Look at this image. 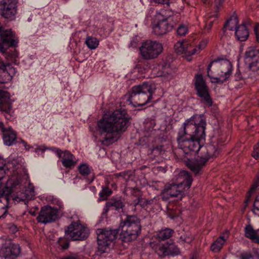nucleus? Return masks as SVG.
Returning a JSON list of instances; mask_svg holds the SVG:
<instances>
[{
	"instance_id": "f257e3e1",
	"label": "nucleus",
	"mask_w": 259,
	"mask_h": 259,
	"mask_svg": "<svg viewBox=\"0 0 259 259\" xmlns=\"http://www.w3.org/2000/svg\"><path fill=\"white\" fill-rule=\"evenodd\" d=\"M141 220L136 215H126L121 221L117 229H98L97 230L98 250L106 252L110 243L114 240L120 231V236L124 242L136 240L141 232Z\"/></svg>"
},
{
	"instance_id": "f03ea898",
	"label": "nucleus",
	"mask_w": 259,
	"mask_h": 259,
	"mask_svg": "<svg viewBox=\"0 0 259 259\" xmlns=\"http://www.w3.org/2000/svg\"><path fill=\"white\" fill-rule=\"evenodd\" d=\"M128 121V115L123 109L105 114L97 123L98 130L102 136V144L109 146L116 142L120 134L126 130Z\"/></svg>"
},
{
	"instance_id": "7ed1b4c3",
	"label": "nucleus",
	"mask_w": 259,
	"mask_h": 259,
	"mask_svg": "<svg viewBox=\"0 0 259 259\" xmlns=\"http://www.w3.org/2000/svg\"><path fill=\"white\" fill-rule=\"evenodd\" d=\"M20 180L17 177L9 179L6 186L0 190V219L3 218L8 212V208L12 203L23 202L25 204L31 199L26 191L22 190Z\"/></svg>"
},
{
	"instance_id": "20e7f679",
	"label": "nucleus",
	"mask_w": 259,
	"mask_h": 259,
	"mask_svg": "<svg viewBox=\"0 0 259 259\" xmlns=\"http://www.w3.org/2000/svg\"><path fill=\"white\" fill-rule=\"evenodd\" d=\"M155 90V84L149 82L133 86L127 101L134 107L143 106L151 101Z\"/></svg>"
},
{
	"instance_id": "39448f33",
	"label": "nucleus",
	"mask_w": 259,
	"mask_h": 259,
	"mask_svg": "<svg viewBox=\"0 0 259 259\" xmlns=\"http://www.w3.org/2000/svg\"><path fill=\"white\" fill-rule=\"evenodd\" d=\"M206 122L202 114H195L185 120L183 126L179 129L178 137H190L196 138L205 137Z\"/></svg>"
},
{
	"instance_id": "423d86ee",
	"label": "nucleus",
	"mask_w": 259,
	"mask_h": 259,
	"mask_svg": "<svg viewBox=\"0 0 259 259\" xmlns=\"http://www.w3.org/2000/svg\"><path fill=\"white\" fill-rule=\"evenodd\" d=\"M232 70V65L229 60L218 58L208 65L207 76L212 79V82L223 83L230 77Z\"/></svg>"
},
{
	"instance_id": "0eeeda50",
	"label": "nucleus",
	"mask_w": 259,
	"mask_h": 259,
	"mask_svg": "<svg viewBox=\"0 0 259 259\" xmlns=\"http://www.w3.org/2000/svg\"><path fill=\"white\" fill-rule=\"evenodd\" d=\"M142 57L146 60L157 58L162 52V45L156 41L147 40L140 48Z\"/></svg>"
},
{
	"instance_id": "6e6552de",
	"label": "nucleus",
	"mask_w": 259,
	"mask_h": 259,
	"mask_svg": "<svg viewBox=\"0 0 259 259\" xmlns=\"http://www.w3.org/2000/svg\"><path fill=\"white\" fill-rule=\"evenodd\" d=\"M205 138L190 137H177L179 146L186 154L197 153L201 149L200 141Z\"/></svg>"
},
{
	"instance_id": "1a4fd4ad",
	"label": "nucleus",
	"mask_w": 259,
	"mask_h": 259,
	"mask_svg": "<svg viewBox=\"0 0 259 259\" xmlns=\"http://www.w3.org/2000/svg\"><path fill=\"white\" fill-rule=\"evenodd\" d=\"M165 10H161L156 13L154 21L156 24L153 27V32L157 35H162L172 30L173 26L168 22V18L164 15Z\"/></svg>"
},
{
	"instance_id": "9d476101",
	"label": "nucleus",
	"mask_w": 259,
	"mask_h": 259,
	"mask_svg": "<svg viewBox=\"0 0 259 259\" xmlns=\"http://www.w3.org/2000/svg\"><path fill=\"white\" fill-rule=\"evenodd\" d=\"M65 234L72 240H83L88 237L89 230L78 222H73L65 230Z\"/></svg>"
},
{
	"instance_id": "9b49d317",
	"label": "nucleus",
	"mask_w": 259,
	"mask_h": 259,
	"mask_svg": "<svg viewBox=\"0 0 259 259\" xmlns=\"http://www.w3.org/2000/svg\"><path fill=\"white\" fill-rule=\"evenodd\" d=\"M194 84L198 96L209 107L211 106L212 101L208 92V88L201 74L196 75Z\"/></svg>"
},
{
	"instance_id": "f8f14e48",
	"label": "nucleus",
	"mask_w": 259,
	"mask_h": 259,
	"mask_svg": "<svg viewBox=\"0 0 259 259\" xmlns=\"http://www.w3.org/2000/svg\"><path fill=\"white\" fill-rule=\"evenodd\" d=\"M244 60L248 64L249 68L252 71H259V49L255 46L246 48L244 53Z\"/></svg>"
},
{
	"instance_id": "ddd939ff",
	"label": "nucleus",
	"mask_w": 259,
	"mask_h": 259,
	"mask_svg": "<svg viewBox=\"0 0 259 259\" xmlns=\"http://www.w3.org/2000/svg\"><path fill=\"white\" fill-rule=\"evenodd\" d=\"M58 218V209L49 205L42 206L36 218L38 223L44 224L55 222Z\"/></svg>"
},
{
	"instance_id": "4468645a",
	"label": "nucleus",
	"mask_w": 259,
	"mask_h": 259,
	"mask_svg": "<svg viewBox=\"0 0 259 259\" xmlns=\"http://www.w3.org/2000/svg\"><path fill=\"white\" fill-rule=\"evenodd\" d=\"M16 0H2L0 2V15L8 19H13L17 13Z\"/></svg>"
},
{
	"instance_id": "2eb2a0df",
	"label": "nucleus",
	"mask_w": 259,
	"mask_h": 259,
	"mask_svg": "<svg viewBox=\"0 0 259 259\" xmlns=\"http://www.w3.org/2000/svg\"><path fill=\"white\" fill-rule=\"evenodd\" d=\"M186 190L185 188L182 187L181 185H178L172 183L165 186L162 195L167 199L170 197H178V199L181 200L185 195V192Z\"/></svg>"
},
{
	"instance_id": "dca6fc26",
	"label": "nucleus",
	"mask_w": 259,
	"mask_h": 259,
	"mask_svg": "<svg viewBox=\"0 0 259 259\" xmlns=\"http://www.w3.org/2000/svg\"><path fill=\"white\" fill-rule=\"evenodd\" d=\"M155 250L160 257L167 255L176 256L180 253L179 248L173 242L157 245L155 247Z\"/></svg>"
},
{
	"instance_id": "f3484780",
	"label": "nucleus",
	"mask_w": 259,
	"mask_h": 259,
	"mask_svg": "<svg viewBox=\"0 0 259 259\" xmlns=\"http://www.w3.org/2000/svg\"><path fill=\"white\" fill-rule=\"evenodd\" d=\"M20 253V246L16 244L3 245L0 249V257L3 259H15Z\"/></svg>"
},
{
	"instance_id": "a211bd4d",
	"label": "nucleus",
	"mask_w": 259,
	"mask_h": 259,
	"mask_svg": "<svg viewBox=\"0 0 259 259\" xmlns=\"http://www.w3.org/2000/svg\"><path fill=\"white\" fill-rule=\"evenodd\" d=\"M15 72V68L9 63L0 65V83L8 82L12 79Z\"/></svg>"
},
{
	"instance_id": "6ab92c4d",
	"label": "nucleus",
	"mask_w": 259,
	"mask_h": 259,
	"mask_svg": "<svg viewBox=\"0 0 259 259\" xmlns=\"http://www.w3.org/2000/svg\"><path fill=\"white\" fill-rule=\"evenodd\" d=\"M209 159L202 154L195 161L189 160L187 165L188 167L195 174H199L200 171L205 165Z\"/></svg>"
},
{
	"instance_id": "aec40b11",
	"label": "nucleus",
	"mask_w": 259,
	"mask_h": 259,
	"mask_svg": "<svg viewBox=\"0 0 259 259\" xmlns=\"http://www.w3.org/2000/svg\"><path fill=\"white\" fill-rule=\"evenodd\" d=\"M55 152L59 158H62L61 162L64 167L68 168L75 165V157L68 151L62 152L61 150L56 149Z\"/></svg>"
},
{
	"instance_id": "412c9836",
	"label": "nucleus",
	"mask_w": 259,
	"mask_h": 259,
	"mask_svg": "<svg viewBox=\"0 0 259 259\" xmlns=\"http://www.w3.org/2000/svg\"><path fill=\"white\" fill-rule=\"evenodd\" d=\"M177 185H182V187L188 190L192 184L193 179L190 174L186 170L181 171L176 177Z\"/></svg>"
},
{
	"instance_id": "4be33fe9",
	"label": "nucleus",
	"mask_w": 259,
	"mask_h": 259,
	"mask_svg": "<svg viewBox=\"0 0 259 259\" xmlns=\"http://www.w3.org/2000/svg\"><path fill=\"white\" fill-rule=\"evenodd\" d=\"M175 49L177 54H184L190 56L196 53L198 50L193 48V47L187 42L179 41L175 45Z\"/></svg>"
},
{
	"instance_id": "5701e85b",
	"label": "nucleus",
	"mask_w": 259,
	"mask_h": 259,
	"mask_svg": "<svg viewBox=\"0 0 259 259\" xmlns=\"http://www.w3.org/2000/svg\"><path fill=\"white\" fill-rule=\"evenodd\" d=\"M12 101L8 92L0 90V110L7 113L12 109Z\"/></svg>"
},
{
	"instance_id": "b1692460",
	"label": "nucleus",
	"mask_w": 259,
	"mask_h": 259,
	"mask_svg": "<svg viewBox=\"0 0 259 259\" xmlns=\"http://www.w3.org/2000/svg\"><path fill=\"white\" fill-rule=\"evenodd\" d=\"M17 135L11 128L3 133L4 143L7 146H12L16 142Z\"/></svg>"
},
{
	"instance_id": "393cba45",
	"label": "nucleus",
	"mask_w": 259,
	"mask_h": 259,
	"mask_svg": "<svg viewBox=\"0 0 259 259\" xmlns=\"http://www.w3.org/2000/svg\"><path fill=\"white\" fill-rule=\"evenodd\" d=\"M235 35L238 40L245 41L249 36V31L245 23L238 25L236 27Z\"/></svg>"
},
{
	"instance_id": "a878e982",
	"label": "nucleus",
	"mask_w": 259,
	"mask_h": 259,
	"mask_svg": "<svg viewBox=\"0 0 259 259\" xmlns=\"http://www.w3.org/2000/svg\"><path fill=\"white\" fill-rule=\"evenodd\" d=\"M245 236L250 239L252 242L259 244V235L258 231L255 230L251 225H248L245 227Z\"/></svg>"
},
{
	"instance_id": "bb28decb",
	"label": "nucleus",
	"mask_w": 259,
	"mask_h": 259,
	"mask_svg": "<svg viewBox=\"0 0 259 259\" xmlns=\"http://www.w3.org/2000/svg\"><path fill=\"white\" fill-rule=\"evenodd\" d=\"M155 121L154 120L147 118L144 122L143 133L145 137H150L154 135L155 130L154 127L155 125Z\"/></svg>"
},
{
	"instance_id": "cd10ccee",
	"label": "nucleus",
	"mask_w": 259,
	"mask_h": 259,
	"mask_svg": "<svg viewBox=\"0 0 259 259\" xmlns=\"http://www.w3.org/2000/svg\"><path fill=\"white\" fill-rule=\"evenodd\" d=\"M201 148H202V154L208 159L217 156L219 153L218 148L213 144H207L204 147H201Z\"/></svg>"
},
{
	"instance_id": "c85d7f7f",
	"label": "nucleus",
	"mask_w": 259,
	"mask_h": 259,
	"mask_svg": "<svg viewBox=\"0 0 259 259\" xmlns=\"http://www.w3.org/2000/svg\"><path fill=\"white\" fill-rule=\"evenodd\" d=\"M174 233V231L172 229L166 228L157 232L155 238L158 241H164L169 239Z\"/></svg>"
},
{
	"instance_id": "c756f323",
	"label": "nucleus",
	"mask_w": 259,
	"mask_h": 259,
	"mask_svg": "<svg viewBox=\"0 0 259 259\" xmlns=\"http://www.w3.org/2000/svg\"><path fill=\"white\" fill-rule=\"evenodd\" d=\"M123 206L124 204L121 200L112 199L106 202L105 206V210L107 211L110 209H112L119 211L120 209H122Z\"/></svg>"
},
{
	"instance_id": "7c9ffc66",
	"label": "nucleus",
	"mask_w": 259,
	"mask_h": 259,
	"mask_svg": "<svg viewBox=\"0 0 259 259\" xmlns=\"http://www.w3.org/2000/svg\"><path fill=\"white\" fill-rule=\"evenodd\" d=\"M160 76H166L172 72V69L170 67V63L167 61H162L158 65Z\"/></svg>"
},
{
	"instance_id": "2f4dec72",
	"label": "nucleus",
	"mask_w": 259,
	"mask_h": 259,
	"mask_svg": "<svg viewBox=\"0 0 259 259\" xmlns=\"http://www.w3.org/2000/svg\"><path fill=\"white\" fill-rule=\"evenodd\" d=\"M227 238L228 236L226 237L225 236H220L217 238V239L211 244L210 246L211 250L214 252L220 251L221 249L222 248L223 245L226 242Z\"/></svg>"
},
{
	"instance_id": "473e14b6",
	"label": "nucleus",
	"mask_w": 259,
	"mask_h": 259,
	"mask_svg": "<svg viewBox=\"0 0 259 259\" xmlns=\"http://www.w3.org/2000/svg\"><path fill=\"white\" fill-rule=\"evenodd\" d=\"M238 19L236 17L230 18L224 24L223 30L226 31L227 29L229 30H236V27H237Z\"/></svg>"
},
{
	"instance_id": "72a5a7b5",
	"label": "nucleus",
	"mask_w": 259,
	"mask_h": 259,
	"mask_svg": "<svg viewBox=\"0 0 259 259\" xmlns=\"http://www.w3.org/2000/svg\"><path fill=\"white\" fill-rule=\"evenodd\" d=\"M79 174L83 176H87L92 173V169L86 163L80 164L78 167Z\"/></svg>"
},
{
	"instance_id": "f704fd0d",
	"label": "nucleus",
	"mask_w": 259,
	"mask_h": 259,
	"mask_svg": "<svg viewBox=\"0 0 259 259\" xmlns=\"http://www.w3.org/2000/svg\"><path fill=\"white\" fill-rule=\"evenodd\" d=\"M85 44L90 49H95L99 45V41L96 38L92 36H88L85 40Z\"/></svg>"
},
{
	"instance_id": "c9c22d12",
	"label": "nucleus",
	"mask_w": 259,
	"mask_h": 259,
	"mask_svg": "<svg viewBox=\"0 0 259 259\" xmlns=\"http://www.w3.org/2000/svg\"><path fill=\"white\" fill-rule=\"evenodd\" d=\"M112 193V190L108 187H104L99 193L100 198L102 200H105Z\"/></svg>"
},
{
	"instance_id": "e433bc0d",
	"label": "nucleus",
	"mask_w": 259,
	"mask_h": 259,
	"mask_svg": "<svg viewBox=\"0 0 259 259\" xmlns=\"http://www.w3.org/2000/svg\"><path fill=\"white\" fill-rule=\"evenodd\" d=\"M5 160L0 156V186L2 184V180L4 178L6 171H5Z\"/></svg>"
},
{
	"instance_id": "4c0bfd02",
	"label": "nucleus",
	"mask_w": 259,
	"mask_h": 259,
	"mask_svg": "<svg viewBox=\"0 0 259 259\" xmlns=\"http://www.w3.org/2000/svg\"><path fill=\"white\" fill-rule=\"evenodd\" d=\"M132 195L133 197H136V198L133 200L132 203L133 204L136 206L138 204H140L141 201L142 195L141 194V192L138 190H134Z\"/></svg>"
},
{
	"instance_id": "58836bf2",
	"label": "nucleus",
	"mask_w": 259,
	"mask_h": 259,
	"mask_svg": "<svg viewBox=\"0 0 259 259\" xmlns=\"http://www.w3.org/2000/svg\"><path fill=\"white\" fill-rule=\"evenodd\" d=\"M57 243L63 250L67 249L69 246V242L65 238H59Z\"/></svg>"
},
{
	"instance_id": "ea45409f",
	"label": "nucleus",
	"mask_w": 259,
	"mask_h": 259,
	"mask_svg": "<svg viewBox=\"0 0 259 259\" xmlns=\"http://www.w3.org/2000/svg\"><path fill=\"white\" fill-rule=\"evenodd\" d=\"M188 27L184 24H180L177 29V34L180 36H184L188 32Z\"/></svg>"
},
{
	"instance_id": "a19ab883",
	"label": "nucleus",
	"mask_w": 259,
	"mask_h": 259,
	"mask_svg": "<svg viewBox=\"0 0 259 259\" xmlns=\"http://www.w3.org/2000/svg\"><path fill=\"white\" fill-rule=\"evenodd\" d=\"M259 186V178H256L253 182L249 191V197H251L252 193L255 191L257 187Z\"/></svg>"
},
{
	"instance_id": "79ce46f5",
	"label": "nucleus",
	"mask_w": 259,
	"mask_h": 259,
	"mask_svg": "<svg viewBox=\"0 0 259 259\" xmlns=\"http://www.w3.org/2000/svg\"><path fill=\"white\" fill-rule=\"evenodd\" d=\"M253 212L255 214L259 213V193L258 195L256 197L253 205Z\"/></svg>"
},
{
	"instance_id": "37998d69",
	"label": "nucleus",
	"mask_w": 259,
	"mask_h": 259,
	"mask_svg": "<svg viewBox=\"0 0 259 259\" xmlns=\"http://www.w3.org/2000/svg\"><path fill=\"white\" fill-rule=\"evenodd\" d=\"M252 156L256 159H259V142L254 146Z\"/></svg>"
},
{
	"instance_id": "c03bdc74",
	"label": "nucleus",
	"mask_w": 259,
	"mask_h": 259,
	"mask_svg": "<svg viewBox=\"0 0 259 259\" xmlns=\"http://www.w3.org/2000/svg\"><path fill=\"white\" fill-rule=\"evenodd\" d=\"M225 0H214L213 4L215 9V12H219Z\"/></svg>"
},
{
	"instance_id": "a18cd8bd",
	"label": "nucleus",
	"mask_w": 259,
	"mask_h": 259,
	"mask_svg": "<svg viewBox=\"0 0 259 259\" xmlns=\"http://www.w3.org/2000/svg\"><path fill=\"white\" fill-rule=\"evenodd\" d=\"M180 239L181 241H182L183 242L188 243H189L191 242L192 241V238L190 237L189 236H187L185 235H182L180 237Z\"/></svg>"
},
{
	"instance_id": "49530a36",
	"label": "nucleus",
	"mask_w": 259,
	"mask_h": 259,
	"mask_svg": "<svg viewBox=\"0 0 259 259\" xmlns=\"http://www.w3.org/2000/svg\"><path fill=\"white\" fill-rule=\"evenodd\" d=\"M241 259H254L253 256L250 252L242 253L240 255Z\"/></svg>"
},
{
	"instance_id": "de8ad7c7",
	"label": "nucleus",
	"mask_w": 259,
	"mask_h": 259,
	"mask_svg": "<svg viewBox=\"0 0 259 259\" xmlns=\"http://www.w3.org/2000/svg\"><path fill=\"white\" fill-rule=\"evenodd\" d=\"M254 32L256 36V41L259 42V23H256L255 25Z\"/></svg>"
},
{
	"instance_id": "09e8293b",
	"label": "nucleus",
	"mask_w": 259,
	"mask_h": 259,
	"mask_svg": "<svg viewBox=\"0 0 259 259\" xmlns=\"http://www.w3.org/2000/svg\"><path fill=\"white\" fill-rule=\"evenodd\" d=\"M155 3L162 5H168L170 0H153Z\"/></svg>"
},
{
	"instance_id": "8fccbe9b",
	"label": "nucleus",
	"mask_w": 259,
	"mask_h": 259,
	"mask_svg": "<svg viewBox=\"0 0 259 259\" xmlns=\"http://www.w3.org/2000/svg\"><path fill=\"white\" fill-rule=\"evenodd\" d=\"M242 78V76L240 71H238L235 74V79L236 80H240Z\"/></svg>"
},
{
	"instance_id": "3c124183",
	"label": "nucleus",
	"mask_w": 259,
	"mask_h": 259,
	"mask_svg": "<svg viewBox=\"0 0 259 259\" xmlns=\"http://www.w3.org/2000/svg\"><path fill=\"white\" fill-rule=\"evenodd\" d=\"M60 259H77V257L76 255H69L65 256Z\"/></svg>"
},
{
	"instance_id": "603ef678",
	"label": "nucleus",
	"mask_w": 259,
	"mask_h": 259,
	"mask_svg": "<svg viewBox=\"0 0 259 259\" xmlns=\"http://www.w3.org/2000/svg\"><path fill=\"white\" fill-rule=\"evenodd\" d=\"M206 45V42L205 41H203L201 42L200 44H199L198 46V51L201 50L203 49Z\"/></svg>"
},
{
	"instance_id": "864d4df0",
	"label": "nucleus",
	"mask_w": 259,
	"mask_h": 259,
	"mask_svg": "<svg viewBox=\"0 0 259 259\" xmlns=\"http://www.w3.org/2000/svg\"><path fill=\"white\" fill-rule=\"evenodd\" d=\"M212 18L211 16L209 17V19L207 21V26H209V28H210L213 25V20H211L210 19Z\"/></svg>"
},
{
	"instance_id": "5fc2aeb1",
	"label": "nucleus",
	"mask_w": 259,
	"mask_h": 259,
	"mask_svg": "<svg viewBox=\"0 0 259 259\" xmlns=\"http://www.w3.org/2000/svg\"><path fill=\"white\" fill-rule=\"evenodd\" d=\"M21 144L26 150H28L29 149V146L27 145L26 142H25L24 141H21Z\"/></svg>"
},
{
	"instance_id": "6e6d98bb",
	"label": "nucleus",
	"mask_w": 259,
	"mask_h": 259,
	"mask_svg": "<svg viewBox=\"0 0 259 259\" xmlns=\"http://www.w3.org/2000/svg\"><path fill=\"white\" fill-rule=\"evenodd\" d=\"M154 199L146 200L144 202V204L146 205L151 204L153 203Z\"/></svg>"
},
{
	"instance_id": "4d7b16f0",
	"label": "nucleus",
	"mask_w": 259,
	"mask_h": 259,
	"mask_svg": "<svg viewBox=\"0 0 259 259\" xmlns=\"http://www.w3.org/2000/svg\"><path fill=\"white\" fill-rule=\"evenodd\" d=\"M10 229L12 230L13 233H15L17 231V227L14 225H12Z\"/></svg>"
},
{
	"instance_id": "13d9d810",
	"label": "nucleus",
	"mask_w": 259,
	"mask_h": 259,
	"mask_svg": "<svg viewBox=\"0 0 259 259\" xmlns=\"http://www.w3.org/2000/svg\"><path fill=\"white\" fill-rule=\"evenodd\" d=\"M0 128L2 129L3 133L7 131V130L4 127V125L3 122H0Z\"/></svg>"
},
{
	"instance_id": "bf43d9fd",
	"label": "nucleus",
	"mask_w": 259,
	"mask_h": 259,
	"mask_svg": "<svg viewBox=\"0 0 259 259\" xmlns=\"http://www.w3.org/2000/svg\"><path fill=\"white\" fill-rule=\"evenodd\" d=\"M250 197H249V191L247 193V196L246 199L245 200V203L247 204L250 200Z\"/></svg>"
},
{
	"instance_id": "052dcab7",
	"label": "nucleus",
	"mask_w": 259,
	"mask_h": 259,
	"mask_svg": "<svg viewBox=\"0 0 259 259\" xmlns=\"http://www.w3.org/2000/svg\"><path fill=\"white\" fill-rule=\"evenodd\" d=\"M94 174H93L92 175V177H91V179H90L89 181L90 182V183H91L94 180Z\"/></svg>"
},
{
	"instance_id": "680f3d73",
	"label": "nucleus",
	"mask_w": 259,
	"mask_h": 259,
	"mask_svg": "<svg viewBox=\"0 0 259 259\" xmlns=\"http://www.w3.org/2000/svg\"><path fill=\"white\" fill-rule=\"evenodd\" d=\"M29 212L33 216L36 215V212L34 211H30Z\"/></svg>"
},
{
	"instance_id": "e2e57ef3",
	"label": "nucleus",
	"mask_w": 259,
	"mask_h": 259,
	"mask_svg": "<svg viewBox=\"0 0 259 259\" xmlns=\"http://www.w3.org/2000/svg\"><path fill=\"white\" fill-rule=\"evenodd\" d=\"M203 4H206L208 3V0H201Z\"/></svg>"
},
{
	"instance_id": "0e129e2a",
	"label": "nucleus",
	"mask_w": 259,
	"mask_h": 259,
	"mask_svg": "<svg viewBox=\"0 0 259 259\" xmlns=\"http://www.w3.org/2000/svg\"><path fill=\"white\" fill-rule=\"evenodd\" d=\"M65 2H67L68 0H64Z\"/></svg>"
},
{
	"instance_id": "69168bd1",
	"label": "nucleus",
	"mask_w": 259,
	"mask_h": 259,
	"mask_svg": "<svg viewBox=\"0 0 259 259\" xmlns=\"http://www.w3.org/2000/svg\"><path fill=\"white\" fill-rule=\"evenodd\" d=\"M191 259H194L193 257L191 258Z\"/></svg>"
}]
</instances>
